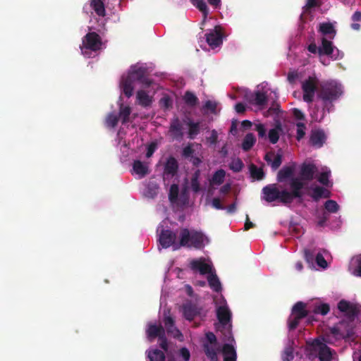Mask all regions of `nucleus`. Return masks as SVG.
Instances as JSON below:
<instances>
[{"mask_svg":"<svg viewBox=\"0 0 361 361\" xmlns=\"http://www.w3.org/2000/svg\"><path fill=\"white\" fill-rule=\"evenodd\" d=\"M263 199L267 202H271L277 200L279 197V190L275 185H268L263 188Z\"/></svg>","mask_w":361,"mask_h":361,"instance_id":"nucleus-13","label":"nucleus"},{"mask_svg":"<svg viewBox=\"0 0 361 361\" xmlns=\"http://www.w3.org/2000/svg\"><path fill=\"white\" fill-rule=\"evenodd\" d=\"M179 188L178 185L172 184L170 187L169 199L171 202H176L178 196Z\"/></svg>","mask_w":361,"mask_h":361,"instance_id":"nucleus-48","label":"nucleus"},{"mask_svg":"<svg viewBox=\"0 0 361 361\" xmlns=\"http://www.w3.org/2000/svg\"><path fill=\"white\" fill-rule=\"evenodd\" d=\"M305 125L302 123H297V139L300 140L305 135Z\"/></svg>","mask_w":361,"mask_h":361,"instance_id":"nucleus-57","label":"nucleus"},{"mask_svg":"<svg viewBox=\"0 0 361 361\" xmlns=\"http://www.w3.org/2000/svg\"><path fill=\"white\" fill-rule=\"evenodd\" d=\"M243 166L244 164L240 158H235L232 159L231 163L229 164V169L235 173L242 171Z\"/></svg>","mask_w":361,"mask_h":361,"instance_id":"nucleus-46","label":"nucleus"},{"mask_svg":"<svg viewBox=\"0 0 361 361\" xmlns=\"http://www.w3.org/2000/svg\"><path fill=\"white\" fill-rule=\"evenodd\" d=\"M195 152L194 149L192 148V144H188L186 147H185L182 152V156L185 158H192L193 154Z\"/></svg>","mask_w":361,"mask_h":361,"instance_id":"nucleus-55","label":"nucleus"},{"mask_svg":"<svg viewBox=\"0 0 361 361\" xmlns=\"http://www.w3.org/2000/svg\"><path fill=\"white\" fill-rule=\"evenodd\" d=\"M206 338H207V340L208 341V342L209 343V345H216L217 339L214 333H212V332L207 333Z\"/></svg>","mask_w":361,"mask_h":361,"instance_id":"nucleus-61","label":"nucleus"},{"mask_svg":"<svg viewBox=\"0 0 361 361\" xmlns=\"http://www.w3.org/2000/svg\"><path fill=\"white\" fill-rule=\"evenodd\" d=\"M283 131L282 126L280 122H278L275 128L269 131L268 137L271 144H276L279 139V135Z\"/></svg>","mask_w":361,"mask_h":361,"instance_id":"nucleus-31","label":"nucleus"},{"mask_svg":"<svg viewBox=\"0 0 361 361\" xmlns=\"http://www.w3.org/2000/svg\"><path fill=\"white\" fill-rule=\"evenodd\" d=\"M160 104L165 109H169L172 105L171 100L169 97H164L161 98L160 100Z\"/></svg>","mask_w":361,"mask_h":361,"instance_id":"nucleus-64","label":"nucleus"},{"mask_svg":"<svg viewBox=\"0 0 361 361\" xmlns=\"http://www.w3.org/2000/svg\"><path fill=\"white\" fill-rule=\"evenodd\" d=\"M178 169V164L177 160L173 157H170L164 165V175L173 177L176 174Z\"/></svg>","mask_w":361,"mask_h":361,"instance_id":"nucleus-21","label":"nucleus"},{"mask_svg":"<svg viewBox=\"0 0 361 361\" xmlns=\"http://www.w3.org/2000/svg\"><path fill=\"white\" fill-rule=\"evenodd\" d=\"M250 171L252 177L256 178L257 180H262L264 176L263 170L260 168H258L255 164L250 165Z\"/></svg>","mask_w":361,"mask_h":361,"instance_id":"nucleus-47","label":"nucleus"},{"mask_svg":"<svg viewBox=\"0 0 361 361\" xmlns=\"http://www.w3.org/2000/svg\"><path fill=\"white\" fill-rule=\"evenodd\" d=\"M304 187V183L298 178H292L290 182V193L295 198H302L303 194L302 189Z\"/></svg>","mask_w":361,"mask_h":361,"instance_id":"nucleus-17","label":"nucleus"},{"mask_svg":"<svg viewBox=\"0 0 361 361\" xmlns=\"http://www.w3.org/2000/svg\"><path fill=\"white\" fill-rule=\"evenodd\" d=\"M255 142L256 139L255 137V135L251 133H247L243 140L242 149L245 152L249 151L253 147Z\"/></svg>","mask_w":361,"mask_h":361,"instance_id":"nucleus-40","label":"nucleus"},{"mask_svg":"<svg viewBox=\"0 0 361 361\" xmlns=\"http://www.w3.org/2000/svg\"><path fill=\"white\" fill-rule=\"evenodd\" d=\"M315 262L319 267H320L323 269H325L327 267V262L326 261L324 256L321 253H317L316 255Z\"/></svg>","mask_w":361,"mask_h":361,"instance_id":"nucleus-56","label":"nucleus"},{"mask_svg":"<svg viewBox=\"0 0 361 361\" xmlns=\"http://www.w3.org/2000/svg\"><path fill=\"white\" fill-rule=\"evenodd\" d=\"M164 323L166 330L169 334L171 335L174 338L182 340L183 336L175 326L174 319L171 316L165 317Z\"/></svg>","mask_w":361,"mask_h":361,"instance_id":"nucleus-12","label":"nucleus"},{"mask_svg":"<svg viewBox=\"0 0 361 361\" xmlns=\"http://www.w3.org/2000/svg\"><path fill=\"white\" fill-rule=\"evenodd\" d=\"M325 140L324 133L322 130H316L312 132L310 142L312 146L321 147L324 145Z\"/></svg>","mask_w":361,"mask_h":361,"instance_id":"nucleus-23","label":"nucleus"},{"mask_svg":"<svg viewBox=\"0 0 361 361\" xmlns=\"http://www.w3.org/2000/svg\"><path fill=\"white\" fill-rule=\"evenodd\" d=\"M302 318H298V316L292 315L288 318V328L290 330L295 329Z\"/></svg>","mask_w":361,"mask_h":361,"instance_id":"nucleus-54","label":"nucleus"},{"mask_svg":"<svg viewBox=\"0 0 361 361\" xmlns=\"http://www.w3.org/2000/svg\"><path fill=\"white\" fill-rule=\"evenodd\" d=\"M224 361H236L237 354L234 347L229 343H225L221 349Z\"/></svg>","mask_w":361,"mask_h":361,"instance_id":"nucleus-24","label":"nucleus"},{"mask_svg":"<svg viewBox=\"0 0 361 361\" xmlns=\"http://www.w3.org/2000/svg\"><path fill=\"white\" fill-rule=\"evenodd\" d=\"M245 98L249 103L259 106H263L267 103V94L259 90L245 93Z\"/></svg>","mask_w":361,"mask_h":361,"instance_id":"nucleus-8","label":"nucleus"},{"mask_svg":"<svg viewBox=\"0 0 361 361\" xmlns=\"http://www.w3.org/2000/svg\"><path fill=\"white\" fill-rule=\"evenodd\" d=\"M305 259L307 263H312L315 257L314 252L311 250L306 249L304 251Z\"/></svg>","mask_w":361,"mask_h":361,"instance_id":"nucleus-59","label":"nucleus"},{"mask_svg":"<svg viewBox=\"0 0 361 361\" xmlns=\"http://www.w3.org/2000/svg\"><path fill=\"white\" fill-rule=\"evenodd\" d=\"M147 356L150 361H165L166 358L164 352L158 349L149 351Z\"/></svg>","mask_w":361,"mask_h":361,"instance_id":"nucleus-44","label":"nucleus"},{"mask_svg":"<svg viewBox=\"0 0 361 361\" xmlns=\"http://www.w3.org/2000/svg\"><path fill=\"white\" fill-rule=\"evenodd\" d=\"M130 113L131 109L130 106H124L123 104L121 105L118 117L121 119L122 124H126L129 121Z\"/></svg>","mask_w":361,"mask_h":361,"instance_id":"nucleus-42","label":"nucleus"},{"mask_svg":"<svg viewBox=\"0 0 361 361\" xmlns=\"http://www.w3.org/2000/svg\"><path fill=\"white\" fill-rule=\"evenodd\" d=\"M188 126V137L194 139L200 132V122H193L190 119L187 123Z\"/></svg>","mask_w":361,"mask_h":361,"instance_id":"nucleus-36","label":"nucleus"},{"mask_svg":"<svg viewBox=\"0 0 361 361\" xmlns=\"http://www.w3.org/2000/svg\"><path fill=\"white\" fill-rule=\"evenodd\" d=\"M102 45L101 37L95 32H90L82 38V43L80 48L84 56H89V51H97L101 49Z\"/></svg>","mask_w":361,"mask_h":361,"instance_id":"nucleus-3","label":"nucleus"},{"mask_svg":"<svg viewBox=\"0 0 361 361\" xmlns=\"http://www.w3.org/2000/svg\"><path fill=\"white\" fill-rule=\"evenodd\" d=\"M183 100L185 104L190 107H195L199 103V99L197 96L192 92H185L183 96Z\"/></svg>","mask_w":361,"mask_h":361,"instance_id":"nucleus-37","label":"nucleus"},{"mask_svg":"<svg viewBox=\"0 0 361 361\" xmlns=\"http://www.w3.org/2000/svg\"><path fill=\"white\" fill-rule=\"evenodd\" d=\"M166 334V330L161 324L149 323L146 329V335L149 341H154L156 338L163 337Z\"/></svg>","mask_w":361,"mask_h":361,"instance_id":"nucleus-11","label":"nucleus"},{"mask_svg":"<svg viewBox=\"0 0 361 361\" xmlns=\"http://www.w3.org/2000/svg\"><path fill=\"white\" fill-rule=\"evenodd\" d=\"M137 99L138 100L139 104L144 107L150 106L152 103L151 98L144 90H139L137 92Z\"/></svg>","mask_w":361,"mask_h":361,"instance_id":"nucleus-41","label":"nucleus"},{"mask_svg":"<svg viewBox=\"0 0 361 361\" xmlns=\"http://www.w3.org/2000/svg\"><path fill=\"white\" fill-rule=\"evenodd\" d=\"M330 307L326 303H322L319 305L315 306L314 312L315 314H320L322 315H326L329 313Z\"/></svg>","mask_w":361,"mask_h":361,"instance_id":"nucleus-51","label":"nucleus"},{"mask_svg":"<svg viewBox=\"0 0 361 361\" xmlns=\"http://www.w3.org/2000/svg\"><path fill=\"white\" fill-rule=\"evenodd\" d=\"M318 357L320 361H331L332 353L331 348L326 344H321L318 352Z\"/></svg>","mask_w":361,"mask_h":361,"instance_id":"nucleus-28","label":"nucleus"},{"mask_svg":"<svg viewBox=\"0 0 361 361\" xmlns=\"http://www.w3.org/2000/svg\"><path fill=\"white\" fill-rule=\"evenodd\" d=\"M203 347H204V351L207 357L211 361H218L217 353L219 351V350L216 348V345L205 343V344H204Z\"/></svg>","mask_w":361,"mask_h":361,"instance_id":"nucleus-32","label":"nucleus"},{"mask_svg":"<svg viewBox=\"0 0 361 361\" xmlns=\"http://www.w3.org/2000/svg\"><path fill=\"white\" fill-rule=\"evenodd\" d=\"M356 267L353 270V274L356 276L361 277V255L356 257L355 259Z\"/></svg>","mask_w":361,"mask_h":361,"instance_id":"nucleus-58","label":"nucleus"},{"mask_svg":"<svg viewBox=\"0 0 361 361\" xmlns=\"http://www.w3.org/2000/svg\"><path fill=\"white\" fill-rule=\"evenodd\" d=\"M295 198L291 195L290 192L287 191L286 190H279V200L283 204H290L291 203Z\"/></svg>","mask_w":361,"mask_h":361,"instance_id":"nucleus-45","label":"nucleus"},{"mask_svg":"<svg viewBox=\"0 0 361 361\" xmlns=\"http://www.w3.org/2000/svg\"><path fill=\"white\" fill-rule=\"evenodd\" d=\"M183 125L178 117H174L171 121L169 129L173 140H180L183 137Z\"/></svg>","mask_w":361,"mask_h":361,"instance_id":"nucleus-10","label":"nucleus"},{"mask_svg":"<svg viewBox=\"0 0 361 361\" xmlns=\"http://www.w3.org/2000/svg\"><path fill=\"white\" fill-rule=\"evenodd\" d=\"M208 283L210 288L215 292L219 293L221 291V284L218 276L216 274H211L207 276Z\"/></svg>","mask_w":361,"mask_h":361,"instance_id":"nucleus-35","label":"nucleus"},{"mask_svg":"<svg viewBox=\"0 0 361 361\" xmlns=\"http://www.w3.org/2000/svg\"><path fill=\"white\" fill-rule=\"evenodd\" d=\"M90 7L94 11L97 16L102 17L106 16L104 4L102 0H91Z\"/></svg>","mask_w":361,"mask_h":361,"instance_id":"nucleus-34","label":"nucleus"},{"mask_svg":"<svg viewBox=\"0 0 361 361\" xmlns=\"http://www.w3.org/2000/svg\"><path fill=\"white\" fill-rule=\"evenodd\" d=\"M334 49L335 47L333 44V42L324 37L322 38V44L319 46V55H326L333 58Z\"/></svg>","mask_w":361,"mask_h":361,"instance_id":"nucleus-19","label":"nucleus"},{"mask_svg":"<svg viewBox=\"0 0 361 361\" xmlns=\"http://www.w3.org/2000/svg\"><path fill=\"white\" fill-rule=\"evenodd\" d=\"M338 309L340 312H343L345 316L349 320L348 324L352 325V322L355 320V317L359 313V310L355 305L350 303L345 300H341L338 303Z\"/></svg>","mask_w":361,"mask_h":361,"instance_id":"nucleus-6","label":"nucleus"},{"mask_svg":"<svg viewBox=\"0 0 361 361\" xmlns=\"http://www.w3.org/2000/svg\"><path fill=\"white\" fill-rule=\"evenodd\" d=\"M295 171V166H283L279 171L277 174V180L279 182H283L286 179L292 178Z\"/></svg>","mask_w":361,"mask_h":361,"instance_id":"nucleus-25","label":"nucleus"},{"mask_svg":"<svg viewBox=\"0 0 361 361\" xmlns=\"http://www.w3.org/2000/svg\"><path fill=\"white\" fill-rule=\"evenodd\" d=\"M326 112H327V109L324 107V105H322L321 109L317 106H315L312 109L310 116L314 121L321 122L324 118Z\"/></svg>","mask_w":361,"mask_h":361,"instance_id":"nucleus-30","label":"nucleus"},{"mask_svg":"<svg viewBox=\"0 0 361 361\" xmlns=\"http://www.w3.org/2000/svg\"><path fill=\"white\" fill-rule=\"evenodd\" d=\"M207 141L212 144L215 145L217 142L218 140V134L217 132L215 130H213L211 133V135L209 137L207 138Z\"/></svg>","mask_w":361,"mask_h":361,"instance_id":"nucleus-63","label":"nucleus"},{"mask_svg":"<svg viewBox=\"0 0 361 361\" xmlns=\"http://www.w3.org/2000/svg\"><path fill=\"white\" fill-rule=\"evenodd\" d=\"M329 178V172L324 171V172H322L319 174V176L317 178V180L323 185L329 187V186H331V184H330Z\"/></svg>","mask_w":361,"mask_h":361,"instance_id":"nucleus-52","label":"nucleus"},{"mask_svg":"<svg viewBox=\"0 0 361 361\" xmlns=\"http://www.w3.org/2000/svg\"><path fill=\"white\" fill-rule=\"evenodd\" d=\"M319 31L324 35H329L330 39H334L336 34V31L331 23H321Z\"/></svg>","mask_w":361,"mask_h":361,"instance_id":"nucleus-29","label":"nucleus"},{"mask_svg":"<svg viewBox=\"0 0 361 361\" xmlns=\"http://www.w3.org/2000/svg\"><path fill=\"white\" fill-rule=\"evenodd\" d=\"M183 312L187 320L192 321L200 314V310L195 304L188 302L183 305Z\"/></svg>","mask_w":361,"mask_h":361,"instance_id":"nucleus-18","label":"nucleus"},{"mask_svg":"<svg viewBox=\"0 0 361 361\" xmlns=\"http://www.w3.org/2000/svg\"><path fill=\"white\" fill-rule=\"evenodd\" d=\"M306 305L303 302H297L292 308V315L298 316V318H305L308 315V311L305 310Z\"/></svg>","mask_w":361,"mask_h":361,"instance_id":"nucleus-26","label":"nucleus"},{"mask_svg":"<svg viewBox=\"0 0 361 361\" xmlns=\"http://www.w3.org/2000/svg\"><path fill=\"white\" fill-rule=\"evenodd\" d=\"M159 341L160 348L166 352L169 349V344L166 336V334L163 335V337L161 336V338H159Z\"/></svg>","mask_w":361,"mask_h":361,"instance_id":"nucleus-60","label":"nucleus"},{"mask_svg":"<svg viewBox=\"0 0 361 361\" xmlns=\"http://www.w3.org/2000/svg\"><path fill=\"white\" fill-rule=\"evenodd\" d=\"M325 209L330 213H336L339 209V205L332 200H329L324 203Z\"/></svg>","mask_w":361,"mask_h":361,"instance_id":"nucleus-49","label":"nucleus"},{"mask_svg":"<svg viewBox=\"0 0 361 361\" xmlns=\"http://www.w3.org/2000/svg\"><path fill=\"white\" fill-rule=\"evenodd\" d=\"M195 5L196 7L203 13L204 18H206L209 13V9L204 0H197Z\"/></svg>","mask_w":361,"mask_h":361,"instance_id":"nucleus-53","label":"nucleus"},{"mask_svg":"<svg viewBox=\"0 0 361 361\" xmlns=\"http://www.w3.org/2000/svg\"><path fill=\"white\" fill-rule=\"evenodd\" d=\"M205 36L207 44L213 49L219 47L223 42L222 32L219 26H216L214 30H210Z\"/></svg>","mask_w":361,"mask_h":361,"instance_id":"nucleus-9","label":"nucleus"},{"mask_svg":"<svg viewBox=\"0 0 361 361\" xmlns=\"http://www.w3.org/2000/svg\"><path fill=\"white\" fill-rule=\"evenodd\" d=\"M317 169L313 164H303L300 169V176L302 180H312Z\"/></svg>","mask_w":361,"mask_h":361,"instance_id":"nucleus-14","label":"nucleus"},{"mask_svg":"<svg viewBox=\"0 0 361 361\" xmlns=\"http://www.w3.org/2000/svg\"><path fill=\"white\" fill-rule=\"evenodd\" d=\"M200 176V171L196 170L191 178L190 186L191 189L195 192H198L200 190V185L199 183V178Z\"/></svg>","mask_w":361,"mask_h":361,"instance_id":"nucleus-43","label":"nucleus"},{"mask_svg":"<svg viewBox=\"0 0 361 361\" xmlns=\"http://www.w3.org/2000/svg\"><path fill=\"white\" fill-rule=\"evenodd\" d=\"M345 323L343 322H340L339 326H334L331 329V333L334 336H340L343 338H350L354 334L353 325L347 324V328L345 330L341 329L342 326Z\"/></svg>","mask_w":361,"mask_h":361,"instance_id":"nucleus-15","label":"nucleus"},{"mask_svg":"<svg viewBox=\"0 0 361 361\" xmlns=\"http://www.w3.org/2000/svg\"><path fill=\"white\" fill-rule=\"evenodd\" d=\"M176 234L171 230H162L159 235V241L162 247L168 248L174 245L175 249L179 247H194L200 250L204 247V236L202 233L195 230L190 231L184 228L179 233V245H176L175 241Z\"/></svg>","mask_w":361,"mask_h":361,"instance_id":"nucleus-1","label":"nucleus"},{"mask_svg":"<svg viewBox=\"0 0 361 361\" xmlns=\"http://www.w3.org/2000/svg\"><path fill=\"white\" fill-rule=\"evenodd\" d=\"M264 159L274 171L278 169L282 163V155L280 154H275L273 152H267Z\"/></svg>","mask_w":361,"mask_h":361,"instance_id":"nucleus-16","label":"nucleus"},{"mask_svg":"<svg viewBox=\"0 0 361 361\" xmlns=\"http://www.w3.org/2000/svg\"><path fill=\"white\" fill-rule=\"evenodd\" d=\"M133 169L135 173L139 175L140 178H143L149 173L148 166L140 160L134 161Z\"/></svg>","mask_w":361,"mask_h":361,"instance_id":"nucleus-27","label":"nucleus"},{"mask_svg":"<svg viewBox=\"0 0 361 361\" xmlns=\"http://www.w3.org/2000/svg\"><path fill=\"white\" fill-rule=\"evenodd\" d=\"M119 120L118 116L114 113L109 114L106 118V124L107 126L114 128L117 126Z\"/></svg>","mask_w":361,"mask_h":361,"instance_id":"nucleus-50","label":"nucleus"},{"mask_svg":"<svg viewBox=\"0 0 361 361\" xmlns=\"http://www.w3.org/2000/svg\"><path fill=\"white\" fill-rule=\"evenodd\" d=\"M343 93L342 85L336 80L322 81L319 84L317 98L327 109V113L334 109L333 103L338 100Z\"/></svg>","mask_w":361,"mask_h":361,"instance_id":"nucleus-2","label":"nucleus"},{"mask_svg":"<svg viewBox=\"0 0 361 361\" xmlns=\"http://www.w3.org/2000/svg\"><path fill=\"white\" fill-rule=\"evenodd\" d=\"M216 316L219 323L224 326L229 323L231 314L227 307L220 306L217 308Z\"/></svg>","mask_w":361,"mask_h":361,"instance_id":"nucleus-20","label":"nucleus"},{"mask_svg":"<svg viewBox=\"0 0 361 361\" xmlns=\"http://www.w3.org/2000/svg\"><path fill=\"white\" fill-rule=\"evenodd\" d=\"M189 267L194 272H199L202 275L211 274L212 270V265L206 263L205 259L203 257L192 259Z\"/></svg>","mask_w":361,"mask_h":361,"instance_id":"nucleus-7","label":"nucleus"},{"mask_svg":"<svg viewBox=\"0 0 361 361\" xmlns=\"http://www.w3.org/2000/svg\"><path fill=\"white\" fill-rule=\"evenodd\" d=\"M180 355L183 357L184 361H189L190 353L188 348H182L180 350Z\"/></svg>","mask_w":361,"mask_h":361,"instance_id":"nucleus-62","label":"nucleus"},{"mask_svg":"<svg viewBox=\"0 0 361 361\" xmlns=\"http://www.w3.org/2000/svg\"><path fill=\"white\" fill-rule=\"evenodd\" d=\"M159 190V186L156 183L149 182L146 186L145 190V195L148 198L153 199L154 198L157 194Z\"/></svg>","mask_w":361,"mask_h":361,"instance_id":"nucleus-38","label":"nucleus"},{"mask_svg":"<svg viewBox=\"0 0 361 361\" xmlns=\"http://www.w3.org/2000/svg\"><path fill=\"white\" fill-rule=\"evenodd\" d=\"M318 80L316 77L310 76L305 80L302 85L303 92V100L305 102H312L314 97L315 92L318 89Z\"/></svg>","mask_w":361,"mask_h":361,"instance_id":"nucleus-4","label":"nucleus"},{"mask_svg":"<svg viewBox=\"0 0 361 361\" xmlns=\"http://www.w3.org/2000/svg\"><path fill=\"white\" fill-rule=\"evenodd\" d=\"M133 82L137 81L144 87H149L152 80L147 75V70L143 67H135L129 72L128 76Z\"/></svg>","mask_w":361,"mask_h":361,"instance_id":"nucleus-5","label":"nucleus"},{"mask_svg":"<svg viewBox=\"0 0 361 361\" xmlns=\"http://www.w3.org/2000/svg\"><path fill=\"white\" fill-rule=\"evenodd\" d=\"M133 83L134 82H133L128 77L123 78L122 80L121 87L123 92L128 98L133 95L134 90Z\"/></svg>","mask_w":361,"mask_h":361,"instance_id":"nucleus-33","label":"nucleus"},{"mask_svg":"<svg viewBox=\"0 0 361 361\" xmlns=\"http://www.w3.org/2000/svg\"><path fill=\"white\" fill-rule=\"evenodd\" d=\"M226 171L224 169L217 170L210 180L211 185H219L224 181Z\"/></svg>","mask_w":361,"mask_h":361,"instance_id":"nucleus-39","label":"nucleus"},{"mask_svg":"<svg viewBox=\"0 0 361 361\" xmlns=\"http://www.w3.org/2000/svg\"><path fill=\"white\" fill-rule=\"evenodd\" d=\"M311 189L312 192L310 195L315 202H317L321 198H328L331 196V192L323 187L317 185L314 188H311Z\"/></svg>","mask_w":361,"mask_h":361,"instance_id":"nucleus-22","label":"nucleus"}]
</instances>
